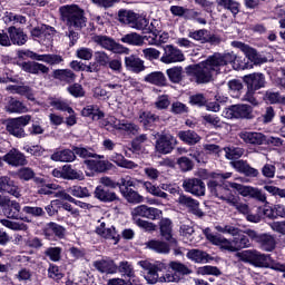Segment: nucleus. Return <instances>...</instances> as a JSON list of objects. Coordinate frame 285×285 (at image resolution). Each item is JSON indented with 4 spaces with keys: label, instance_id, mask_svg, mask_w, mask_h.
<instances>
[{
    "label": "nucleus",
    "instance_id": "43",
    "mask_svg": "<svg viewBox=\"0 0 285 285\" xmlns=\"http://www.w3.org/2000/svg\"><path fill=\"white\" fill-rule=\"evenodd\" d=\"M144 36L137 33V32H131L125 35L120 41L122 43H128L129 46H144Z\"/></svg>",
    "mask_w": 285,
    "mask_h": 285
},
{
    "label": "nucleus",
    "instance_id": "42",
    "mask_svg": "<svg viewBox=\"0 0 285 285\" xmlns=\"http://www.w3.org/2000/svg\"><path fill=\"white\" fill-rule=\"evenodd\" d=\"M145 81L154 86H166V76L161 71H154L145 77Z\"/></svg>",
    "mask_w": 285,
    "mask_h": 285
},
{
    "label": "nucleus",
    "instance_id": "36",
    "mask_svg": "<svg viewBox=\"0 0 285 285\" xmlns=\"http://www.w3.org/2000/svg\"><path fill=\"white\" fill-rule=\"evenodd\" d=\"M258 244L263 250L271 253V250H275L276 242L273 235L263 234L258 237Z\"/></svg>",
    "mask_w": 285,
    "mask_h": 285
},
{
    "label": "nucleus",
    "instance_id": "54",
    "mask_svg": "<svg viewBox=\"0 0 285 285\" xmlns=\"http://www.w3.org/2000/svg\"><path fill=\"white\" fill-rule=\"evenodd\" d=\"M217 3L225 8V10H230L232 14H238L239 13V3L234 0H217Z\"/></svg>",
    "mask_w": 285,
    "mask_h": 285
},
{
    "label": "nucleus",
    "instance_id": "23",
    "mask_svg": "<svg viewBox=\"0 0 285 285\" xmlns=\"http://www.w3.org/2000/svg\"><path fill=\"white\" fill-rule=\"evenodd\" d=\"M233 46L243 50V52H245L247 59H249V61H252L255 65L266 63L268 61L266 58L259 57L255 49L249 48L248 46H246L242 42H233Z\"/></svg>",
    "mask_w": 285,
    "mask_h": 285
},
{
    "label": "nucleus",
    "instance_id": "39",
    "mask_svg": "<svg viewBox=\"0 0 285 285\" xmlns=\"http://www.w3.org/2000/svg\"><path fill=\"white\" fill-rule=\"evenodd\" d=\"M7 90H10V92H14L16 95H22V97H27L29 101H35L32 89L28 86H8Z\"/></svg>",
    "mask_w": 285,
    "mask_h": 285
},
{
    "label": "nucleus",
    "instance_id": "15",
    "mask_svg": "<svg viewBox=\"0 0 285 285\" xmlns=\"http://www.w3.org/2000/svg\"><path fill=\"white\" fill-rule=\"evenodd\" d=\"M186 57L181 50L177 49L175 46L167 45L164 47V53L160 58L163 63H179L185 61Z\"/></svg>",
    "mask_w": 285,
    "mask_h": 285
},
{
    "label": "nucleus",
    "instance_id": "60",
    "mask_svg": "<svg viewBox=\"0 0 285 285\" xmlns=\"http://www.w3.org/2000/svg\"><path fill=\"white\" fill-rule=\"evenodd\" d=\"M147 215H148V206H146V205H139L131 210V217L136 222H137V219H140L138 217L147 218Z\"/></svg>",
    "mask_w": 285,
    "mask_h": 285
},
{
    "label": "nucleus",
    "instance_id": "61",
    "mask_svg": "<svg viewBox=\"0 0 285 285\" xmlns=\"http://www.w3.org/2000/svg\"><path fill=\"white\" fill-rule=\"evenodd\" d=\"M92 49L86 47H81L76 51V57H78V59H82L83 61H90V59H92Z\"/></svg>",
    "mask_w": 285,
    "mask_h": 285
},
{
    "label": "nucleus",
    "instance_id": "7",
    "mask_svg": "<svg viewBox=\"0 0 285 285\" xmlns=\"http://www.w3.org/2000/svg\"><path fill=\"white\" fill-rule=\"evenodd\" d=\"M118 19L121 23H126L129 28L135 30H145L148 28V19L139 13L122 10L118 13Z\"/></svg>",
    "mask_w": 285,
    "mask_h": 285
},
{
    "label": "nucleus",
    "instance_id": "28",
    "mask_svg": "<svg viewBox=\"0 0 285 285\" xmlns=\"http://www.w3.org/2000/svg\"><path fill=\"white\" fill-rule=\"evenodd\" d=\"M110 161L118 165L119 168H127L128 170H135V168H139V165L132 160L126 159L121 154H114L110 156Z\"/></svg>",
    "mask_w": 285,
    "mask_h": 285
},
{
    "label": "nucleus",
    "instance_id": "32",
    "mask_svg": "<svg viewBox=\"0 0 285 285\" xmlns=\"http://www.w3.org/2000/svg\"><path fill=\"white\" fill-rule=\"evenodd\" d=\"M178 138L188 146H195V144H199V141H202V137H199V135L193 130L179 131Z\"/></svg>",
    "mask_w": 285,
    "mask_h": 285
},
{
    "label": "nucleus",
    "instance_id": "35",
    "mask_svg": "<svg viewBox=\"0 0 285 285\" xmlns=\"http://www.w3.org/2000/svg\"><path fill=\"white\" fill-rule=\"evenodd\" d=\"M82 117H91L94 121H99V119H104V111L99 110L97 105H87L81 110Z\"/></svg>",
    "mask_w": 285,
    "mask_h": 285
},
{
    "label": "nucleus",
    "instance_id": "62",
    "mask_svg": "<svg viewBox=\"0 0 285 285\" xmlns=\"http://www.w3.org/2000/svg\"><path fill=\"white\" fill-rule=\"evenodd\" d=\"M264 190L269 193L273 197H281V199L285 198V189H282L279 187L273 186V185H265Z\"/></svg>",
    "mask_w": 285,
    "mask_h": 285
},
{
    "label": "nucleus",
    "instance_id": "2",
    "mask_svg": "<svg viewBox=\"0 0 285 285\" xmlns=\"http://www.w3.org/2000/svg\"><path fill=\"white\" fill-rule=\"evenodd\" d=\"M138 266L140 268H144V271H147V273L144 275L147 284H165L170 282H179L180 275H188V273H190L188 267L179 262H170L169 268H171L174 273L167 272L164 275H160L161 271L166 268V265H164V263L153 264L148 261H140L138 262Z\"/></svg>",
    "mask_w": 285,
    "mask_h": 285
},
{
    "label": "nucleus",
    "instance_id": "59",
    "mask_svg": "<svg viewBox=\"0 0 285 285\" xmlns=\"http://www.w3.org/2000/svg\"><path fill=\"white\" fill-rule=\"evenodd\" d=\"M208 35V30L199 29L196 31H189V39H194V41H199L200 43H206V36Z\"/></svg>",
    "mask_w": 285,
    "mask_h": 285
},
{
    "label": "nucleus",
    "instance_id": "10",
    "mask_svg": "<svg viewBox=\"0 0 285 285\" xmlns=\"http://www.w3.org/2000/svg\"><path fill=\"white\" fill-rule=\"evenodd\" d=\"M230 188L237 190L242 197H250L252 199H257L258 202H266V194L257 187L246 186L237 183H229Z\"/></svg>",
    "mask_w": 285,
    "mask_h": 285
},
{
    "label": "nucleus",
    "instance_id": "26",
    "mask_svg": "<svg viewBox=\"0 0 285 285\" xmlns=\"http://www.w3.org/2000/svg\"><path fill=\"white\" fill-rule=\"evenodd\" d=\"M96 199H99V202H117V194L114 191L108 190L106 187L99 185L96 187L94 193Z\"/></svg>",
    "mask_w": 285,
    "mask_h": 285
},
{
    "label": "nucleus",
    "instance_id": "14",
    "mask_svg": "<svg viewBox=\"0 0 285 285\" xmlns=\"http://www.w3.org/2000/svg\"><path fill=\"white\" fill-rule=\"evenodd\" d=\"M22 55L33 61H43V63H48L49 66H59L63 61V57L60 55H39L31 50H24Z\"/></svg>",
    "mask_w": 285,
    "mask_h": 285
},
{
    "label": "nucleus",
    "instance_id": "33",
    "mask_svg": "<svg viewBox=\"0 0 285 285\" xmlns=\"http://www.w3.org/2000/svg\"><path fill=\"white\" fill-rule=\"evenodd\" d=\"M188 259L195 262L196 264H208L210 261V255L204 250L199 249H191L187 253Z\"/></svg>",
    "mask_w": 285,
    "mask_h": 285
},
{
    "label": "nucleus",
    "instance_id": "44",
    "mask_svg": "<svg viewBox=\"0 0 285 285\" xmlns=\"http://www.w3.org/2000/svg\"><path fill=\"white\" fill-rule=\"evenodd\" d=\"M145 246L151 250H155L156 253H170V247L168 244L161 240H149L145 244Z\"/></svg>",
    "mask_w": 285,
    "mask_h": 285
},
{
    "label": "nucleus",
    "instance_id": "56",
    "mask_svg": "<svg viewBox=\"0 0 285 285\" xmlns=\"http://www.w3.org/2000/svg\"><path fill=\"white\" fill-rule=\"evenodd\" d=\"M4 23H12L13 26L17 23H26V17L14 14L12 12H6L3 17Z\"/></svg>",
    "mask_w": 285,
    "mask_h": 285
},
{
    "label": "nucleus",
    "instance_id": "22",
    "mask_svg": "<svg viewBox=\"0 0 285 285\" xmlns=\"http://www.w3.org/2000/svg\"><path fill=\"white\" fill-rule=\"evenodd\" d=\"M159 226L161 237L169 242L170 246H177V239L173 237V220L169 218H163Z\"/></svg>",
    "mask_w": 285,
    "mask_h": 285
},
{
    "label": "nucleus",
    "instance_id": "51",
    "mask_svg": "<svg viewBox=\"0 0 285 285\" xmlns=\"http://www.w3.org/2000/svg\"><path fill=\"white\" fill-rule=\"evenodd\" d=\"M51 106L56 108V110H61V112H68V115H75V110L72 109V107H70V105L66 100H62V99L53 100L51 101Z\"/></svg>",
    "mask_w": 285,
    "mask_h": 285
},
{
    "label": "nucleus",
    "instance_id": "19",
    "mask_svg": "<svg viewBox=\"0 0 285 285\" xmlns=\"http://www.w3.org/2000/svg\"><path fill=\"white\" fill-rule=\"evenodd\" d=\"M0 193H7L19 199L21 197V189L19 186L8 176L0 177Z\"/></svg>",
    "mask_w": 285,
    "mask_h": 285
},
{
    "label": "nucleus",
    "instance_id": "49",
    "mask_svg": "<svg viewBox=\"0 0 285 285\" xmlns=\"http://www.w3.org/2000/svg\"><path fill=\"white\" fill-rule=\"evenodd\" d=\"M167 76L173 83H179L181 81V75H184V68L173 67L167 69Z\"/></svg>",
    "mask_w": 285,
    "mask_h": 285
},
{
    "label": "nucleus",
    "instance_id": "41",
    "mask_svg": "<svg viewBox=\"0 0 285 285\" xmlns=\"http://www.w3.org/2000/svg\"><path fill=\"white\" fill-rule=\"evenodd\" d=\"M142 188L153 195L154 197H160V199H168V194L161 190V188L153 185L150 181H141Z\"/></svg>",
    "mask_w": 285,
    "mask_h": 285
},
{
    "label": "nucleus",
    "instance_id": "30",
    "mask_svg": "<svg viewBox=\"0 0 285 285\" xmlns=\"http://www.w3.org/2000/svg\"><path fill=\"white\" fill-rule=\"evenodd\" d=\"M52 161L70 163L77 159L75 151L70 149L58 150L51 155Z\"/></svg>",
    "mask_w": 285,
    "mask_h": 285
},
{
    "label": "nucleus",
    "instance_id": "46",
    "mask_svg": "<svg viewBox=\"0 0 285 285\" xmlns=\"http://www.w3.org/2000/svg\"><path fill=\"white\" fill-rule=\"evenodd\" d=\"M234 248L235 250H242V248H248L250 246V240L246 235H242L240 232L238 235L234 236Z\"/></svg>",
    "mask_w": 285,
    "mask_h": 285
},
{
    "label": "nucleus",
    "instance_id": "53",
    "mask_svg": "<svg viewBox=\"0 0 285 285\" xmlns=\"http://www.w3.org/2000/svg\"><path fill=\"white\" fill-rule=\"evenodd\" d=\"M95 63L102 68H108V63L110 61V56L106 53V51H96L94 53Z\"/></svg>",
    "mask_w": 285,
    "mask_h": 285
},
{
    "label": "nucleus",
    "instance_id": "18",
    "mask_svg": "<svg viewBox=\"0 0 285 285\" xmlns=\"http://www.w3.org/2000/svg\"><path fill=\"white\" fill-rule=\"evenodd\" d=\"M238 137L244 144H248L249 146H262L266 144V136L257 131H248L244 129L239 131Z\"/></svg>",
    "mask_w": 285,
    "mask_h": 285
},
{
    "label": "nucleus",
    "instance_id": "38",
    "mask_svg": "<svg viewBox=\"0 0 285 285\" xmlns=\"http://www.w3.org/2000/svg\"><path fill=\"white\" fill-rule=\"evenodd\" d=\"M55 79H59L60 81H66L67 83H72L77 76L70 69H57L53 71Z\"/></svg>",
    "mask_w": 285,
    "mask_h": 285
},
{
    "label": "nucleus",
    "instance_id": "48",
    "mask_svg": "<svg viewBox=\"0 0 285 285\" xmlns=\"http://www.w3.org/2000/svg\"><path fill=\"white\" fill-rule=\"evenodd\" d=\"M52 37H55V28L42 24V37L40 38V43H42V46H50Z\"/></svg>",
    "mask_w": 285,
    "mask_h": 285
},
{
    "label": "nucleus",
    "instance_id": "40",
    "mask_svg": "<svg viewBox=\"0 0 285 285\" xmlns=\"http://www.w3.org/2000/svg\"><path fill=\"white\" fill-rule=\"evenodd\" d=\"M7 131L13 137H26V130L13 118L7 122Z\"/></svg>",
    "mask_w": 285,
    "mask_h": 285
},
{
    "label": "nucleus",
    "instance_id": "31",
    "mask_svg": "<svg viewBox=\"0 0 285 285\" xmlns=\"http://www.w3.org/2000/svg\"><path fill=\"white\" fill-rule=\"evenodd\" d=\"M85 164L89 170L94 173H106L110 168L111 164L106 160H85Z\"/></svg>",
    "mask_w": 285,
    "mask_h": 285
},
{
    "label": "nucleus",
    "instance_id": "63",
    "mask_svg": "<svg viewBox=\"0 0 285 285\" xmlns=\"http://www.w3.org/2000/svg\"><path fill=\"white\" fill-rule=\"evenodd\" d=\"M45 255L51 259V262H59L61 259V248L49 247L45 250Z\"/></svg>",
    "mask_w": 285,
    "mask_h": 285
},
{
    "label": "nucleus",
    "instance_id": "21",
    "mask_svg": "<svg viewBox=\"0 0 285 285\" xmlns=\"http://www.w3.org/2000/svg\"><path fill=\"white\" fill-rule=\"evenodd\" d=\"M125 68L130 70V72H136V75H139V72H144L146 70L144 60L135 55L125 57Z\"/></svg>",
    "mask_w": 285,
    "mask_h": 285
},
{
    "label": "nucleus",
    "instance_id": "24",
    "mask_svg": "<svg viewBox=\"0 0 285 285\" xmlns=\"http://www.w3.org/2000/svg\"><path fill=\"white\" fill-rule=\"evenodd\" d=\"M8 35L13 46H26V42L28 41V36L23 33V30L17 27H9Z\"/></svg>",
    "mask_w": 285,
    "mask_h": 285
},
{
    "label": "nucleus",
    "instance_id": "64",
    "mask_svg": "<svg viewBox=\"0 0 285 285\" xmlns=\"http://www.w3.org/2000/svg\"><path fill=\"white\" fill-rule=\"evenodd\" d=\"M69 95H71V97H83L86 95V91H83V87L79 83H73L71 86H69L67 88Z\"/></svg>",
    "mask_w": 285,
    "mask_h": 285
},
{
    "label": "nucleus",
    "instance_id": "25",
    "mask_svg": "<svg viewBox=\"0 0 285 285\" xmlns=\"http://www.w3.org/2000/svg\"><path fill=\"white\" fill-rule=\"evenodd\" d=\"M94 266L99 271V273H106L107 275H115V273H117V265L112 259L96 261Z\"/></svg>",
    "mask_w": 285,
    "mask_h": 285
},
{
    "label": "nucleus",
    "instance_id": "17",
    "mask_svg": "<svg viewBox=\"0 0 285 285\" xmlns=\"http://www.w3.org/2000/svg\"><path fill=\"white\" fill-rule=\"evenodd\" d=\"M183 188L186 190V193H190L196 197H204V195H206V185H204V181L197 178L185 179L183 183Z\"/></svg>",
    "mask_w": 285,
    "mask_h": 285
},
{
    "label": "nucleus",
    "instance_id": "1",
    "mask_svg": "<svg viewBox=\"0 0 285 285\" xmlns=\"http://www.w3.org/2000/svg\"><path fill=\"white\" fill-rule=\"evenodd\" d=\"M228 63H233L234 70H246L248 68V65L242 62V58L237 57L234 52L225 55L214 53L205 61L189 66L187 68V75L196 83H209L213 80V76L217 75Z\"/></svg>",
    "mask_w": 285,
    "mask_h": 285
},
{
    "label": "nucleus",
    "instance_id": "9",
    "mask_svg": "<svg viewBox=\"0 0 285 285\" xmlns=\"http://www.w3.org/2000/svg\"><path fill=\"white\" fill-rule=\"evenodd\" d=\"M204 235L210 244H214V246H219V248L228 250L229 253H236L234 239L229 240L219 234H213L210 233V228L204 229Z\"/></svg>",
    "mask_w": 285,
    "mask_h": 285
},
{
    "label": "nucleus",
    "instance_id": "16",
    "mask_svg": "<svg viewBox=\"0 0 285 285\" xmlns=\"http://www.w3.org/2000/svg\"><path fill=\"white\" fill-rule=\"evenodd\" d=\"M253 109L248 105H236L226 109L223 115L227 119H248Z\"/></svg>",
    "mask_w": 285,
    "mask_h": 285
},
{
    "label": "nucleus",
    "instance_id": "47",
    "mask_svg": "<svg viewBox=\"0 0 285 285\" xmlns=\"http://www.w3.org/2000/svg\"><path fill=\"white\" fill-rule=\"evenodd\" d=\"M215 230H217L218 233H223L224 235H232V237H237V235L242 233L239 228L233 225H225V224L216 225Z\"/></svg>",
    "mask_w": 285,
    "mask_h": 285
},
{
    "label": "nucleus",
    "instance_id": "5",
    "mask_svg": "<svg viewBox=\"0 0 285 285\" xmlns=\"http://www.w3.org/2000/svg\"><path fill=\"white\" fill-rule=\"evenodd\" d=\"M208 188L212 193V195H215V197H218L219 199H223L224 202H227L230 206H235L239 213H243V215H248L249 208L246 204H238L237 197L228 194V189L226 187L215 183L210 181L208 184Z\"/></svg>",
    "mask_w": 285,
    "mask_h": 285
},
{
    "label": "nucleus",
    "instance_id": "11",
    "mask_svg": "<svg viewBox=\"0 0 285 285\" xmlns=\"http://www.w3.org/2000/svg\"><path fill=\"white\" fill-rule=\"evenodd\" d=\"M96 233L97 235H99V237H102L104 239H112L114 244H119V233H117L115 226L108 224L106 218H101L100 220H98Z\"/></svg>",
    "mask_w": 285,
    "mask_h": 285
},
{
    "label": "nucleus",
    "instance_id": "29",
    "mask_svg": "<svg viewBox=\"0 0 285 285\" xmlns=\"http://www.w3.org/2000/svg\"><path fill=\"white\" fill-rule=\"evenodd\" d=\"M4 217L8 219H20L21 217V204L17 200H12L9 205L3 208Z\"/></svg>",
    "mask_w": 285,
    "mask_h": 285
},
{
    "label": "nucleus",
    "instance_id": "4",
    "mask_svg": "<svg viewBox=\"0 0 285 285\" xmlns=\"http://www.w3.org/2000/svg\"><path fill=\"white\" fill-rule=\"evenodd\" d=\"M245 83H247V92L244 96V100L257 106L259 104L255 98V92L261 88L266 87V77L263 73H250L244 77Z\"/></svg>",
    "mask_w": 285,
    "mask_h": 285
},
{
    "label": "nucleus",
    "instance_id": "37",
    "mask_svg": "<svg viewBox=\"0 0 285 285\" xmlns=\"http://www.w3.org/2000/svg\"><path fill=\"white\" fill-rule=\"evenodd\" d=\"M7 112H16L18 115H23L24 112H28V107L23 105V102L11 98L7 106H6Z\"/></svg>",
    "mask_w": 285,
    "mask_h": 285
},
{
    "label": "nucleus",
    "instance_id": "20",
    "mask_svg": "<svg viewBox=\"0 0 285 285\" xmlns=\"http://www.w3.org/2000/svg\"><path fill=\"white\" fill-rule=\"evenodd\" d=\"M2 159L3 161H6V164H9V166H14V167L26 166L27 164L26 155H23L17 148L9 150L8 154L3 156Z\"/></svg>",
    "mask_w": 285,
    "mask_h": 285
},
{
    "label": "nucleus",
    "instance_id": "58",
    "mask_svg": "<svg viewBox=\"0 0 285 285\" xmlns=\"http://www.w3.org/2000/svg\"><path fill=\"white\" fill-rule=\"evenodd\" d=\"M198 275H215L216 277H219L222 275V271L217 268L216 266L205 265L203 267H199L197 269Z\"/></svg>",
    "mask_w": 285,
    "mask_h": 285
},
{
    "label": "nucleus",
    "instance_id": "34",
    "mask_svg": "<svg viewBox=\"0 0 285 285\" xmlns=\"http://www.w3.org/2000/svg\"><path fill=\"white\" fill-rule=\"evenodd\" d=\"M120 193L129 204H141L144 203V196L137 193L132 188H120Z\"/></svg>",
    "mask_w": 285,
    "mask_h": 285
},
{
    "label": "nucleus",
    "instance_id": "57",
    "mask_svg": "<svg viewBox=\"0 0 285 285\" xmlns=\"http://www.w3.org/2000/svg\"><path fill=\"white\" fill-rule=\"evenodd\" d=\"M224 150H225V157L230 160L239 159V157L244 155V149L239 147H226L224 148Z\"/></svg>",
    "mask_w": 285,
    "mask_h": 285
},
{
    "label": "nucleus",
    "instance_id": "12",
    "mask_svg": "<svg viewBox=\"0 0 285 285\" xmlns=\"http://www.w3.org/2000/svg\"><path fill=\"white\" fill-rule=\"evenodd\" d=\"M108 125L118 130V132H126L127 135H137L139 132V126L128 120H120L115 117L108 118Z\"/></svg>",
    "mask_w": 285,
    "mask_h": 285
},
{
    "label": "nucleus",
    "instance_id": "13",
    "mask_svg": "<svg viewBox=\"0 0 285 285\" xmlns=\"http://www.w3.org/2000/svg\"><path fill=\"white\" fill-rule=\"evenodd\" d=\"M177 146V138L170 134H163L156 141V150L160 155H169L171 150H175Z\"/></svg>",
    "mask_w": 285,
    "mask_h": 285
},
{
    "label": "nucleus",
    "instance_id": "27",
    "mask_svg": "<svg viewBox=\"0 0 285 285\" xmlns=\"http://www.w3.org/2000/svg\"><path fill=\"white\" fill-rule=\"evenodd\" d=\"M22 70H24V72H30L31 75H48L50 72V68L39 62H23Z\"/></svg>",
    "mask_w": 285,
    "mask_h": 285
},
{
    "label": "nucleus",
    "instance_id": "55",
    "mask_svg": "<svg viewBox=\"0 0 285 285\" xmlns=\"http://www.w3.org/2000/svg\"><path fill=\"white\" fill-rule=\"evenodd\" d=\"M0 224L6 226V228H10V230H28V225L23 223H17L8 219H0Z\"/></svg>",
    "mask_w": 285,
    "mask_h": 285
},
{
    "label": "nucleus",
    "instance_id": "50",
    "mask_svg": "<svg viewBox=\"0 0 285 285\" xmlns=\"http://www.w3.org/2000/svg\"><path fill=\"white\" fill-rule=\"evenodd\" d=\"M67 193H69L73 197H78V198L90 197V190H88L86 187H81L79 185L69 187L67 189Z\"/></svg>",
    "mask_w": 285,
    "mask_h": 285
},
{
    "label": "nucleus",
    "instance_id": "45",
    "mask_svg": "<svg viewBox=\"0 0 285 285\" xmlns=\"http://www.w3.org/2000/svg\"><path fill=\"white\" fill-rule=\"evenodd\" d=\"M117 271L121 273L122 277H135V267L128 261L120 262Z\"/></svg>",
    "mask_w": 285,
    "mask_h": 285
},
{
    "label": "nucleus",
    "instance_id": "6",
    "mask_svg": "<svg viewBox=\"0 0 285 285\" xmlns=\"http://www.w3.org/2000/svg\"><path fill=\"white\" fill-rule=\"evenodd\" d=\"M236 257L245 264H250L256 268H268L271 266V255L263 254L258 250H243L236 254Z\"/></svg>",
    "mask_w": 285,
    "mask_h": 285
},
{
    "label": "nucleus",
    "instance_id": "3",
    "mask_svg": "<svg viewBox=\"0 0 285 285\" xmlns=\"http://www.w3.org/2000/svg\"><path fill=\"white\" fill-rule=\"evenodd\" d=\"M60 19L69 28L81 30L86 26L83 10L77 4H66L59 8Z\"/></svg>",
    "mask_w": 285,
    "mask_h": 285
},
{
    "label": "nucleus",
    "instance_id": "52",
    "mask_svg": "<svg viewBox=\"0 0 285 285\" xmlns=\"http://www.w3.org/2000/svg\"><path fill=\"white\" fill-rule=\"evenodd\" d=\"M140 124L148 126L149 124H155L159 119V117L150 111H139L138 117Z\"/></svg>",
    "mask_w": 285,
    "mask_h": 285
},
{
    "label": "nucleus",
    "instance_id": "8",
    "mask_svg": "<svg viewBox=\"0 0 285 285\" xmlns=\"http://www.w3.org/2000/svg\"><path fill=\"white\" fill-rule=\"evenodd\" d=\"M94 43L100 46L105 50H109V52H114L115 55H129L130 49L124 47V45L117 43L112 38L108 36H94Z\"/></svg>",
    "mask_w": 285,
    "mask_h": 285
}]
</instances>
